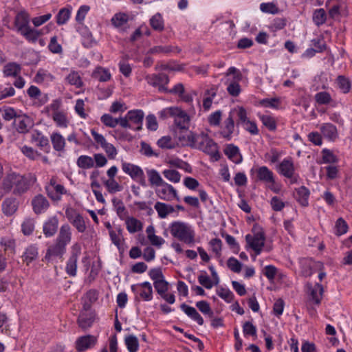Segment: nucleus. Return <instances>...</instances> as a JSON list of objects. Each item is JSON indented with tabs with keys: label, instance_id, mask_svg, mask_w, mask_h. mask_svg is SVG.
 I'll list each match as a JSON object with an SVG mask.
<instances>
[{
	"label": "nucleus",
	"instance_id": "f257e3e1",
	"mask_svg": "<svg viewBox=\"0 0 352 352\" xmlns=\"http://www.w3.org/2000/svg\"><path fill=\"white\" fill-rule=\"evenodd\" d=\"M179 140L184 146L199 149L210 155L216 161L220 159L217 144L204 132L195 133L190 131L186 135L179 138Z\"/></svg>",
	"mask_w": 352,
	"mask_h": 352
},
{
	"label": "nucleus",
	"instance_id": "f03ea898",
	"mask_svg": "<svg viewBox=\"0 0 352 352\" xmlns=\"http://www.w3.org/2000/svg\"><path fill=\"white\" fill-rule=\"evenodd\" d=\"M168 232L173 238L188 245H192L195 243V231L187 222L174 221L169 223L168 228L164 232V235L167 236Z\"/></svg>",
	"mask_w": 352,
	"mask_h": 352
},
{
	"label": "nucleus",
	"instance_id": "7ed1b4c3",
	"mask_svg": "<svg viewBox=\"0 0 352 352\" xmlns=\"http://www.w3.org/2000/svg\"><path fill=\"white\" fill-rule=\"evenodd\" d=\"M30 186V179L16 173H8L1 183V188L5 192H10L13 189V193L17 195L27 192Z\"/></svg>",
	"mask_w": 352,
	"mask_h": 352
},
{
	"label": "nucleus",
	"instance_id": "20e7f679",
	"mask_svg": "<svg viewBox=\"0 0 352 352\" xmlns=\"http://www.w3.org/2000/svg\"><path fill=\"white\" fill-rule=\"evenodd\" d=\"M159 115L162 119L172 118L175 125L180 129H188L190 126V115L179 107L165 108L159 113Z\"/></svg>",
	"mask_w": 352,
	"mask_h": 352
},
{
	"label": "nucleus",
	"instance_id": "39448f33",
	"mask_svg": "<svg viewBox=\"0 0 352 352\" xmlns=\"http://www.w3.org/2000/svg\"><path fill=\"white\" fill-rule=\"evenodd\" d=\"M45 111L47 116L50 117L56 124V126L65 129L68 126L69 120L67 111L62 109V101L60 99H55L45 107Z\"/></svg>",
	"mask_w": 352,
	"mask_h": 352
},
{
	"label": "nucleus",
	"instance_id": "423d86ee",
	"mask_svg": "<svg viewBox=\"0 0 352 352\" xmlns=\"http://www.w3.org/2000/svg\"><path fill=\"white\" fill-rule=\"evenodd\" d=\"M144 113L142 109L129 111L124 117H121L120 126L133 131H140L142 129Z\"/></svg>",
	"mask_w": 352,
	"mask_h": 352
},
{
	"label": "nucleus",
	"instance_id": "0eeeda50",
	"mask_svg": "<svg viewBox=\"0 0 352 352\" xmlns=\"http://www.w3.org/2000/svg\"><path fill=\"white\" fill-rule=\"evenodd\" d=\"M131 289L134 294L135 302H140L142 300L148 302L153 298V287L148 281L132 285Z\"/></svg>",
	"mask_w": 352,
	"mask_h": 352
},
{
	"label": "nucleus",
	"instance_id": "6e6552de",
	"mask_svg": "<svg viewBox=\"0 0 352 352\" xmlns=\"http://www.w3.org/2000/svg\"><path fill=\"white\" fill-rule=\"evenodd\" d=\"M226 76L227 77L232 76L231 80L228 79L227 91L232 96H238L241 91V86L239 84L243 78L241 72L239 69L234 67H230L227 70Z\"/></svg>",
	"mask_w": 352,
	"mask_h": 352
},
{
	"label": "nucleus",
	"instance_id": "1a4fd4ad",
	"mask_svg": "<svg viewBox=\"0 0 352 352\" xmlns=\"http://www.w3.org/2000/svg\"><path fill=\"white\" fill-rule=\"evenodd\" d=\"M277 172L282 176L289 179L291 184L298 182V175L296 174V168L293 159L291 157H287L279 163L276 168Z\"/></svg>",
	"mask_w": 352,
	"mask_h": 352
},
{
	"label": "nucleus",
	"instance_id": "9d476101",
	"mask_svg": "<svg viewBox=\"0 0 352 352\" xmlns=\"http://www.w3.org/2000/svg\"><path fill=\"white\" fill-rule=\"evenodd\" d=\"M121 166L122 171L133 180L137 181L142 186H146L144 173L140 166L124 161H122Z\"/></svg>",
	"mask_w": 352,
	"mask_h": 352
},
{
	"label": "nucleus",
	"instance_id": "9b49d317",
	"mask_svg": "<svg viewBox=\"0 0 352 352\" xmlns=\"http://www.w3.org/2000/svg\"><path fill=\"white\" fill-rule=\"evenodd\" d=\"M245 240L248 245L254 252L255 256H258L261 253L265 241L263 232L259 231L253 235L247 234Z\"/></svg>",
	"mask_w": 352,
	"mask_h": 352
},
{
	"label": "nucleus",
	"instance_id": "f8f14e48",
	"mask_svg": "<svg viewBox=\"0 0 352 352\" xmlns=\"http://www.w3.org/2000/svg\"><path fill=\"white\" fill-rule=\"evenodd\" d=\"M145 80L148 85L157 88L160 92H168L166 85L168 83L169 78L166 74H148L146 76Z\"/></svg>",
	"mask_w": 352,
	"mask_h": 352
},
{
	"label": "nucleus",
	"instance_id": "ddd939ff",
	"mask_svg": "<svg viewBox=\"0 0 352 352\" xmlns=\"http://www.w3.org/2000/svg\"><path fill=\"white\" fill-rule=\"evenodd\" d=\"M155 194L160 199L166 201L179 200L177 190L166 182L155 188Z\"/></svg>",
	"mask_w": 352,
	"mask_h": 352
},
{
	"label": "nucleus",
	"instance_id": "4468645a",
	"mask_svg": "<svg viewBox=\"0 0 352 352\" xmlns=\"http://www.w3.org/2000/svg\"><path fill=\"white\" fill-rule=\"evenodd\" d=\"M306 289L309 300L314 305H319L321 303L324 292V288L322 285L319 283H316L315 284L307 283L306 284Z\"/></svg>",
	"mask_w": 352,
	"mask_h": 352
},
{
	"label": "nucleus",
	"instance_id": "2eb2a0df",
	"mask_svg": "<svg viewBox=\"0 0 352 352\" xmlns=\"http://www.w3.org/2000/svg\"><path fill=\"white\" fill-rule=\"evenodd\" d=\"M232 113V111L229 113L228 118L223 121L218 132L219 137L226 141H230L232 138V134L234 131V122Z\"/></svg>",
	"mask_w": 352,
	"mask_h": 352
},
{
	"label": "nucleus",
	"instance_id": "dca6fc26",
	"mask_svg": "<svg viewBox=\"0 0 352 352\" xmlns=\"http://www.w3.org/2000/svg\"><path fill=\"white\" fill-rule=\"evenodd\" d=\"M45 190L48 197L54 201L60 200L61 196L67 192L65 187L57 184L54 178L50 179L49 184L45 186Z\"/></svg>",
	"mask_w": 352,
	"mask_h": 352
},
{
	"label": "nucleus",
	"instance_id": "f3484780",
	"mask_svg": "<svg viewBox=\"0 0 352 352\" xmlns=\"http://www.w3.org/2000/svg\"><path fill=\"white\" fill-rule=\"evenodd\" d=\"M66 248L67 246L55 241L54 243L50 245L47 249L44 259L50 262L54 258H63V255L66 252Z\"/></svg>",
	"mask_w": 352,
	"mask_h": 352
},
{
	"label": "nucleus",
	"instance_id": "a211bd4d",
	"mask_svg": "<svg viewBox=\"0 0 352 352\" xmlns=\"http://www.w3.org/2000/svg\"><path fill=\"white\" fill-rule=\"evenodd\" d=\"M15 129L20 133H26L33 126V120L25 114H19L14 121Z\"/></svg>",
	"mask_w": 352,
	"mask_h": 352
},
{
	"label": "nucleus",
	"instance_id": "6ab92c4d",
	"mask_svg": "<svg viewBox=\"0 0 352 352\" xmlns=\"http://www.w3.org/2000/svg\"><path fill=\"white\" fill-rule=\"evenodd\" d=\"M50 206L49 201L43 195H37L32 200V210L36 214L45 213Z\"/></svg>",
	"mask_w": 352,
	"mask_h": 352
},
{
	"label": "nucleus",
	"instance_id": "aec40b11",
	"mask_svg": "<svg viewBox=\"0 0 352 352\" xmlns=\"http://www.w3.org/2000/svg\"><path fill=\"white\" fill-rule=\"evenodd\" d=\"M96 342L97 338L94 336H80L76 341V349L78 352H82L93 347Z\"/></svg>",
	"mask_w": 352,
	"mask_h": 352
},
{
	"label": "nucleus",
	"instance_id": "412c9836",
	"mask_svg": "<svg viewBox=\"0 0 352 352\" xmlns=\"http://www.w3.org/2000/svg\"><path fill=\"white\" fill-rule=\"evenodd\" d=\"M58 223V219L56 216L50 217L44 222L43 232L45 237H52L56 233Z\"/></svg>",
	"mask_w": 352,
	"mask_h": 352
},
{
	"label": "nucleus",
	"instance_id": "4be33fe9",
	"mask_svg": "<svg viewBox=\"0 0 352 352\" xmlns=\"http://www.w3.org/2000/svg\"><path fill=\"white\" fill-rule=\"evenodd\" d=\"M30 140L32 143L45 151L50 148L48 138L38 130L32 131Z\"/></svg>",
	"mask_w": 352,
	"mask_h": 352
},
{
	"label": "nucleus",
	"instance_id": "5701e85b",
	"mask_svg": "<svg viewBox=\"0 0 352 352\" xmlns=\"http://www.w3.org/2000/svg\"><path fill=\"white\" fill-rule=\"evenodd\" d=\"M129 20V16L127 14L118 12L112 16L111 22L115 28L120 31H125L128 28Z\"/></svg>",
	"mask_w": 352,
	"mask_h": 352
},
{
	"label": "nucleus",
	"instance_id": "b1692460",
	"mask_svg": "<svg viewBox=\"0 0 352 352\" xmlns=\"http://www.w3.org/2000/svg\"><path fill=\"white\" fill-rule=\"evenodd\" d=\"M320 130L323 137L329 141H335L338 137V129L331 123H323L320 126Z\"/></svg>",
	"mask_w": 352,
	"mask_h": 352
},
{
	"label": "nucleus",
	"instance_id": "393cba45",
	"mask_svg": "<svg viewBox=\"0 0 352 352\" xmlns=\"http://www.w3.org/2000/svg\"><path fill=\"white\" fill-rule=\"evenodd\" d=\"M72 228L67 223L63 224L55 241L67 246L72 241Z\"/></svg>",
	"mask_w": 352,
	"mask_h": 352
},
{
	"label": "nucleus",
	"instance_id": "a878e982",
	"mask_svg": "<svg viewBox=\"0 0 352 352\" xmlns=\"http://www.w3.org/2000/svg\"><path fill=\"white\" fill-rule=\"evenodd\" d=\"M14 26L18 32H21L30 27V15L25 11H21L15 16Z\"/></svg>",
	"mask_w": 352,
	"mask_h": 352
},
{
	"label": "nucleus",
	"instance_id": "bb28decb",
	"mask_svg": "<svg viewBox=\"0 0 352 352\" xmlns=\"http://www.w3.org/2000/svg\"><path fill=\"white\" fill-rule=\"evenodd\" d=\"M253 171H255L256 174L257 180L265 184L273 182L274 174L268 167L265 166H260L256 168L255 170L252 168L250 172L252 173Z\"/></svg>",
	"mask_w": 352,
	"mask_h": 352
},
{
	"label": "nucleus",
	"instance_id": "cd10ccee",
	"mask_svg": "<svg viewBox=\"0 0 352 352\" xmlns=\"http://www.w3.org/2000/svg\"><path fill=\"white\" fill-rule=\"evenodd\" d=\"M326 7L329 16L334 19L340 15V10L344 7V2L343 0H327Z\"/></svg>",
	"mask_w": 352,
	"mask_h": 352
},
{
	"label": "nucleus",
	"instance_id": "c85d7f7f",
	"mask_svg": "<svg viewBox=\"0 0 352 352\" xmlns=\"http://www.w3.org/2000/svg\"><path fill=\"white\" fill-rule=\"evenodd\" d=\"M180 309L187 315L191 320L195 321L199 325H203L204 320L202 316L198 313L197 309L191 306L182 303Z\"/></svg>",
	"mask_w": 352,
	"mask_h": 352
},
{
	"label": "nucleus",
	"instance_id": "c756f323",
	"mask_svg": "<svg viewBox=\"0 0 352 352\" xmlns=\"http://www.w3.org/2000/svg\"><path fill=\"white\" fill-rule=\"evenodd\" d=\"M38 256V248L36 245L31 244L28 245L22 255L23 262L29 265L32 261L37 259Z\"/></svg>",
	"mask_w": 352,
	"mask_h": 352
},
{
	"label": "nucleus",
	"instance_id": "7c9ffc66",
	"mask_svg": "<svg viewBox=\"0 0 352 352\" xmlns=\"http://www.w3.org/2000/svg\"><path fill=\"white\" fill-rule=\"evenodd\" d=\"M154 208L160 219H165L168 214L175 212V208L173 206L160 201L155 204Z\"/></svg>",
	"mask_w": 352,
	"mask_h": 352
},
{
	"label": "nucleus",
	"instance_id": "2f4dec72",
	"mask_svg": "<svg viewBox=\"0 0 352 352\" xmlns=\"http://www.w3.org/2000/svg\"><path fill=\"white\" fill-rule=\"evenodd\" d=\"M124 220L125 221L126 230L131 234L141 231L143 228L142 223L139 219L133 217H129L128 215Z\"/></svg>",
	"mask_w": 352,
	"mask_h": 352
},
{
	"label": "nucleus",
	"instance_id": "473e14b6",
	"mask_svg": "<svg viewBox=\"0 0 352 352\" xmlns=\"http://www.w3.org/2000/svg\"><path fill=\"white\" fill-rule=\"evenodd\" d=\"M225 155L235 164H239L242 161V156L236 146L228 144L224 150Z\"/></svg>",
	"mask_w": 352,
	"mask_h": 352
},
{
	"label": "nucleus",
	"instance_id": "72a5a7b5",
	"mask_svg": "<svg viewBox=\"0 0 352 352\" xmlns=\"http://www.w3.org/2000/svg\"><path fill=\"white\" fill-rule=\"evenodd\" d=\"M18 201L14 198H7L2 203V210L6 216H11L18 209Z\"/></svg>",
	"mask_w": 352,
	"mask_h": 352
},
{
	"label": "nucleus",
	"instance_id": "f704fd0d",
	"mask_svg": "<svg viewBox=\"0 0 352 352\" xmlns=\"http://www.w3.org/2000/svg\"><path fill=\"white\" fill-rule=\"evenodd\" d=\"M146 172L151 186L157 188L165 182L157 170L146 168Z\"/></svg>",
	"mask_w": 352,
	"mask_h": 352
},
{
	"label": "nucleus",
	"instance_id": "c9c22d12",
	"mask_svg": "<svg viewBox=\"0 0 352 352\" xmlns=\"http://www.w3.org/2000/svg\"><path fill=\"white\" fill-rule=\"evenodd\" d=\"M27 94L31 99L38 100L41 104H44L49 99L47 94L42 95L41 90L34 85H31L28 89Z\"/></svg>",
	"mask_w": 352,
	"mask_h": 352
},
{
	"label": "nucleus",
	"instance_id": "e433bc0d",
	"mask_svg": "<svg viewBox=\"0 0 352 352\" xmlns=\"http://www.w3.org/2000/svg\"><path fill=\"white\" fill-rule=\"evenodd\" d=\"M51 142L53 148L56 151H63L65 146V139L59 132H54L52 133Z\"/></svg>",
	"mask_w": 352,
	"mask_h": 352
},
{
	"label": "nucleus",
	"instance_id": "4c0bfd02",
	"mask_svg": "<svg viewBox=\"0 0 352 352\" xmlns=\"http://www.w3.org/2000/svg\"><path fill=\"white\" fill-rule=\"evenodd\" d=\"M92 77L100 82H107L111 78V74L109 69L98 66L94 70Z\"/></svg>",
	"mask_w": 352,
	"mask_h": 352
},
{
	"label": "nucleus",
	"instance_id": "58836bf2",
	"mask_svg": "<svg viewBox=\"0 0 352 352\" xmlns=\"http://www.w3.org/2000/svg\"><path fill=\"white\" fill-rule=\"evenodd\" d=\"M258 117L263 126L268 130L274 131L276 129L277 122L276 118L270 114L258 113Z\"/></svg>",
	"mask_w": 352,
	"mask_h": 352
},
{
	"label": "nucleus",
	"instance_id": "ea45409f",
	"mask_svg": "<svg viewBox=\"0 0 352 352\" xmlns=\"http://www.w3.org/2000/svg\"><path fill=\"white\" fill-rule=\"evenodd\" d=\"M316 102L320 105L329 104L332 107L336 105L331 94L327 91H320L315 94L314 96Z\"/></svg>",
	"mask_w": 352,
	"mask_h": 352
},
{
	"label": "nucleus",
	"instance_id": "a19ab883",
	"mask_svg": "<svg viewBox=\"0 0 352 352\" xmlns=\"http://www.w3.org/2000/svg\"><path fill=\"white\" fill-rule=\"evenodd\" d=\"M112 204L117 215L121 220H124V218L127 217L129 214L128 211L121 199L116 197L113 198Z\"/></svg>",
	"mask_w": 352,
	"mask_h": 352
},
{
	"label": "nucleus",
	"instance_id": "79ce46f5",
	"mask_svg": "<svg viewBox=\"0 0 352 352\" xmlns=\"http://www.w3.org/2000/svg\"><path fill=\"white\" fill-rule=\"evenodd\" d=\"M109 236L111 242L118 248L119 252L122 253L124 252V248L122 242L123 241L122 230L118 229L117 231L111 230H109Z\"/></svg>",
	"mask_w": 352,
	"mask_h": 352
},
{
	"label": "nucleus",
	"instance_id": "37998d69",
	"mask_svg": "<svg viewBox=\"0 0 352 352\" xmlns=\"http://www.w3.org/2000/svg\"><path fill=\"white\" fill-rule=\"evenodd\" d=\"M120 72L126 78H129L132 73V66L129 63V56H123L118 63Z\"/></svg>",
	"mask_w": 352,
	"mask_h": 352
},
{
	"label": "nucleus",
	"instance_id": "c03bdc74",
	"mask_svg": "<svg viewBox=\"0 0 352 352\" xmlns=\"http://www.w3.org/2000/svg\"><path fill=\"white\" fill-rule=\"evenodd\" d=\"M65 81L76 88H80L83 86V81L78 72L72 70L66 76Z\"/></svg>",
	"mask_w": 352,
	"mask_h": 352
},
{
	"label": "nucleus",
	"instance_id": "a18cd8bd",
	"mask_svg": "<svg viewBox=\"0 0 352 352\" xmlns=\"http://www.w3.org/2000/svg\"><path fill=\"white\" fill-rule=\"evenodd\" d=\"M54 80V76L44 69H39L34 76V81L36 83L50 82Z\"/></svg>",
	"mask_w": 352,
	"mask_h": 352
},
{
	"label": "nucleus",
	"instance_id": "49530a36",
	"mask_svg": "<svg viewBox=\"0 0 352 352\" xmlns=\"http://www.w3.org/2000/svg\"><path fill=\"white\" fill-rule=\"evenodd\" d=\"M20 34L29 42L35 43L41 36V32L30 26L21 32Z\"/></svg>",
	"mask_w": 352,
	"mask_h": 352
},
{
	"label": "nucleus",
	"instance_id": "de8ad7c7",
	"mask_svg": "<svg viewBox=\"0 0 352 352\" xmlns=\"http://www.w3.org/2000/svg\"><path fill=\"white\" fill-rule=\"evenodd\" d=\"M259 104L265 108L278 109L281 105V99L279 97L264 98L259 101Z\"/></svg>",
	"mask_w": 352,
	"mask_h": 352
},
{
	"label": "nucleus",
	"instance_id": "09e8293b",
	"mask_svg": "<svg viewBox=\"0 0 352 352\" xmlns=\"http://www.w3.org/2000/svg\"><path fill=\"white\" fill-rule=\"evenodd\" d=\"M124 344L129 352H138L139 350L138 339L133 334L128 335L124 338Z\"/></svg>",
	"mask_w": 352,
	"mask_h": 352
},
{
	"label": "nucleus",
	"instance_id": "8fccbe9b",
	"mask_svg": "<svg viewBox=\"0 0 352 352\" xmlns=\"http://www.w3.org/2000/svg\"><path fill=\"white\" fill-rule=\"evenodd\" d=\"M76 164L80 168L90 169L94 167V161L93 157L86 155H82L78 157Z\"/></svg>",
	"mask_w": 352,
	"mask_h": 352
},
{
	"label": "nucleus",
	"instance_id": "3c124183",
	"mask_svg": "<svg viewBox=\"0 0 352 352\" xmlns=\"http://www.w3.org/2000/svg\"><path fill=\"white\" fill-rule=\"evenodd\" d=\"M150 25L156 31L162 32L164 29V21L162 15L157 12L150 19Z\"/></svg>",
	"mask_w": 352,
	"mask_h": 352
},
{
	"label": "nucleus",
	"instance_id": "603ef678",
	"mask_svg": "<svg viewBox=\"0 0 352 352\" xmlns=\"http://www.w3.org/2000/svg\"><path fill=\"white\" fill-rule=\"evenodd\" d=\"M21 66L16 63H9L3 67V74L5 76H16L21 72Z\"/></svg>",
	"mask_w": 352,
	"mask_h": 352
},
{
	"label": "nucleus",
	"instance_id": "864d4df0",
	"mask_svg": "<svg viewBox=\"0 0 352 352\" xmlns=\"http://www.w3.org/2000/svg\"><path fill=\"white\" fill-rule=\"evenodd\" d=\"M121 117L118 118H113L111 115L105 113L100 118V121L108 127L115 128L118 124L120 125Z\"/></svg>",
	"mask_w": 352,
	"mask_h": 352
},
{
	"label": "nucleus",
	"instance_id": "5fc2aeb1",
	"mask_svg": "<svg viewBox=\"0 0 352 352\" xmlns=\"http://www.w3.org/2000/svg\"><path fill=\"white\" fill-rule=\"evenodd\" d=\"M103 184L107 191L111 194L120 192L122 190V187L115 179H108L103 182Z\"/></svg>",
	"mask_w": 352,
	"mask_h": 352
},
{
	"label": "nucleus",
	"instance_id": "6e6d98bb",
	"mask_svg": "<svg viewBox=\"0 0 352 352\" xmlns=\"http://www.w3.org/2000/svg\"><path fill=\"white\" fill-rule=\"evenodd\" d=\"M78 258L69 257L65 266V272L70 277H75L77 274Z\"/></svg>",
	"mask_w": 352,
	"mask_h": 352
},
{
	"label": "nucleus",
	"instance_id": "4d7b16f0",
	"mask_svg": "<svg viewBox=\"0 0 352 352\" xmlns=\"http://www.w3.org/2000/svg\"><path fill=\"white\" fill-rule=\"evenodd\" d=\"M296 194L298 196V201L301 205L305 206L308 205V199L309 197V190L305 186H300L296 189Z\"/></svg>",
	"mask_w": 352,
	"mask_h": 352
},
{
	"label": "nucleus",
	"instance_id": "13d9d810",
	"mask_svg": "<svg viewBox=\"0 0 352 352\" xmlns=\"http://www.w3.org/2000/svg\"><path fill=\"white\" fill-rule=\"evenodd\" d=\"M94 322V318L91 314L82 313L78 318V325L82 329H87L90 327Z\"/></svg>",
	"mask_w": 352,
	"mask_h": 352
},
{
	"label": "nucleus",
	"instance_id": "bf43d9fd",
	"mask_svg": "<svg viewBox=\"0 0 352 352\" xmlns=\"http://www.w3.org/2000/svg\"><path fill=\"white\" fill-rule=\"evenodd\" d=\"M327 20V14L323 8L317 9L313 14V21L317 26L324 24Z\"/></svg>",
	"mask_w": 352,
	"mask_h": 352
},
{
	"label": "nucleus",
	"instance_id": "052dcab7",
	"mask_svg": "<svg viewBox=\"0 0 352 352\" xmlns=\"http://www.w3.org/2000/svg\"><path fill=\"white\" fill-rule=\"evenodd\" d=\"M71 223L76 228L79 232H84L87 226L83 217L80 214H76Z\"/></svg>",
	"mask_w": 352,
	"mask_h": 352
},
{
	"label": "nucleus",
	"instance_id": "680f3d73",
	"mask_svg": "<svg viewBox=\"0 0 352 352\" xmlns=\"http://www.w3.org/2000/svg\"><path fill=\"white\" fill-rule=\"evenodd\" d=\"M217 294L226 302H231L234 298V295L228 288L219 287L216 290Z\"/></svg>",
	"mask_w": 352,
	"mask_h": 352
},
{
	"label": "nucleus",
	"instance_id": "e2e57ef3",
	"mask_svg": "<svg viewBox=\"0 0 352 352\" xmlns=\"http://www.w3.org/2000/svg\"><path fill=\"white\" fill-rule=\"evenodd\" d=\"M322 160L324 164H334L338 162V157L329 149L324 148L322 151Z\"/></svg>",
	"mask_w": 352,
	"mask_h": 352
},
{
	"label": "nucleus",
	"instance_id": "0e129e2a",
	"mask_svg": "<svg viewBox=\"0 0 352 352\" xmlns=\"http://www.w3.org/2000/svg\"><path fill=\"white\" fill-rule=\"evenodd\" d=\"M196 307L204 315L212 318L214 313L210 306V304L207 301H198L196 302Z\"/></svg>",
	"mask_w": 352,
	"mask_h": 352
},
{
	"label": "nucleus",
	"instance_id": "69168bd1",
	"mask_svg": "<svg viewBox=\"0 0 352 352\" xmlns=\"http://www.w3.org/2000/svg\"><path fill=\"white\" fill-rule=\"evenodd\" d=\"M164 176L173 183H178L181 179L180 173L174 169H165L162 172Z\"/></svg>",
	"mask_w": 352,
	"mask_h": 352
},
{
	"label": "nucleus",
	"instance_id": "338daca9",
	"mask_svg": "<svg viewBox=\"0 0 352 352\" xmlns=\"http://www.w3.org/2000/svg\"><path fill=\"white\" fill-rule=\"evenodd\" d=\"M71 16V10L69 8H62L56 15V23L58 25L65 24Z\"/></svg>",
	"mask_w": 352,
	"mask_h": 352
},
{
	"label": "nucleus",
	"instance_id": "774afa93",
	"mask_svg": "<svg viewBox=\"0 0 352 352\" xmlns=\"http://www.w3.org/2000/svg\"><path fill=\"white\" fill-rule=\"evenodd\" d=\"M35 227V221L33 219H26L21 224V230L25 235H30Z\"/></svg>",
	"mask_w": 352,
	"mask_h": 352
}]
</instances>
